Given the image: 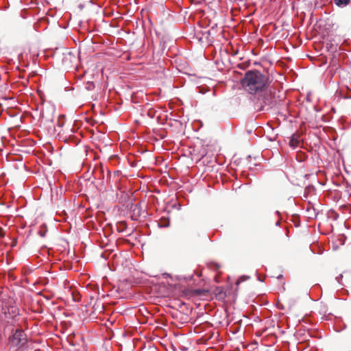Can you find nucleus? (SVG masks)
I'll list each match as a JSON object with an SVG mask.
<instances>
[{
	"label": "nucleus",
	"mask_w": 351,
	"mask_h": 351,
	"mask_svg": "<svg viewBox=\"0 0 351 351\" xmlns=\"http://www.w3.org/2000/svg\"><path fill=\"white\" fill-rule=\"evenodd\" d=\"M241 83L247 92L251 95H256L268 88L270 82L267 75L254 70L247 71Z\"/></svg>",
	"instance_id": "1"
},
{
	"label": "nucleus",
	"mask_w": 351,
	"mask_h": 351,
	"mask_svg": "<svg viewBox=\"0 0 351 351\" xmlns=\"http://www.w3.org/2000/svg\"><path fill=\"white\" fill-rule=\"evenodd\" d=\"M256 107L258 111H268L275 107L278 103L279 96L276 95V88L269 86L261 93L256 94Z\"/></svg>",
	"instance_id": "2"
},
{
	"label": "nucleus",
	"mask_w": 351,
	"mask_h": 351,
	"mask_svg": "<svg viewBox=\"0 0 351 351\" xmlns=\"http://www.w3.org/2000/svg\"><path fill=\"white\" fill-rule=\"evenodd\" d=\"M12 335L9 337V343L12 346L21 348L27 343L26 334L22 329L12 330Z\"/></svg>",
	"instance_id": "3"
},
{
	"label": "nucleus",
	"mask_w": 351,
	"mask_h": 351,
	"mask_svg": "<svg viewBox=\"0 0 351 351\" xmlns=\"http://www.w3.org/2000/svg\"><path fill=\"white\" fill-rule=\"evenodd\" d=\"M19 315V310L16 306H10L5 311V316L7 319H14Z\"/></svg>",
	"instance_id": "4"
},
{
	"label": "nucleus",
	"mask_w": 351,
	"mask_h": 351,
	"mask_svg": "<svg viewBox=\"0 0 351 351\" xmlns=\"http://www.w3.org/2000/svg\"><path fill=\"white\" fill-rule=\"evenodd\" d=\"M300 136L298 134H293L289 140V145L293 149L298 147L300 143Z\"/></svg>",
	"instance_id": "5"
},
{
	"label": "nucleus",
	"mask_w": 351,
	"mask_h": 351,
	"mask_svg": "<svg viewBox=\"0 0 351 351\" xmlns=\"http://www.w3.org/2000/svg\"><path fill=\"white\" fill-rule=\"evenodd\" d=\"M334 1H335V3L338 7L343 8L350 3V0H334Z\"/></svg>",
	"instance_id": "6"
},
{
	"label": "nucleus",
	"mask_w": 351,
	"mask_h": 351,
	"mask_svg": "<svg viewBox=\"0 0 351 351\" xmlns=\"http://www.w3.org/2000/svg\"><path fill=\"white\" fill-rule=\"evenodd\" d=\"M73 59H75V56H74V55L72 53L69 52L66 55H65V56H64V59L62 60L63 64H66V62L67 60H69L70 62H72Z\"/></svg>",
	"instance_id": "7"
},
{
	"label": "nucleus",
	"mask_w": 351,
	"mask_h": 351,
	"mask_svg": "<svg viewBox=\"0 0 351 351\" xmlns=\"http://www.w3.org/2000/svg\"><path fill=\"white\" fill-rule=\"evenodd\" d=\"M250 278V276H241L237 281V285L240 284L241 282H243Z\"/></svg>",
	"instance_id": "8"
},
{
	"label": "nucleus",
	"mask_w": 351,
	"mask_h": 351,
	"mask_svg": "<svg viewBox=\"0 0 351 351\" xmlns=\"http://www.w3.org/2000/svg\"><path fill=\"white\" fill-rule=\"evenodd\" d=\"M86 89L88 90H91L95 88V85L93 82H88L86 84Z\"/></svg>",
	"instance_id": "9"
},
{
	"label": "nucleus",
	"mask_w": 351,
	"mask_h": 351,
	"mask_svg": "<svg viewBox=\"0 0 351 351\" xmlns=\"http://www.w3.org/2000/svg\"><path fill=\"white\" fill-rule=\"evenodd\" d=\"M210 267L213 269H218L219 268V265L217 263H213L210 264Z\"/></svg>",
	"instance_id": "10"
},
{
	"label": "nucleus",
	"mask_w": 351,
	"mask_h": 351,
	"mask_svg": "<svg viewBox=\"0 0 351 351\" xmlns=\"http://www.w3.org/2000/svg\"><path fill=\"white\" fill-rule=\"evenodd\" d=\"M38 234L41 237H44L45 236V234H46V230H40L38 232Z\"/></svg>",
	"instance_id": "11"
},
{
	"label": "nucleus",
	"mask_w": 351,
	"mask_h": 351,
	"mask_svg": "<svg viewBox=\"0 0 351 351\" xmlns=\"http://www.w3.org/2000/svg\"><path fill=\"white\" fill-rule=\"evenodd\" d=\"M5 237V233L2 228L0 227V237L3 238Z\"/></svg>",
	"instance_id": "12"
},
{
	"label": "nucleus",
	"mask_w": 351,
	"mask_h": 351,
	"mask_svg": "<svg viewBox=\"0 0 351 351\" xmlns=\"http://www.w3.org/2000/svg\"><path fill=\"white\" fill-rule=\"evenodd\" d=\"M342 278H343V276H342L341 274H340L339 276H337V277L336 278V280H337V282H338L339 283H341V282H340V280H341Z\"/></svg>",
	"instance_id": "13"
},
{
	"label": "nucleus",
	"mask_w": 351,
	"mask_h": 351,
	"mask_svg": "<svg viewBox=\"0 0 351 351\" xmlns=\"http://www.w3.org/2000/svg\"><path fill=\"white\" fill-rule=\"evenodd\" d=\"M169 226V222L167 223H166V224L160 225V226H162V227H168Z\"/></svg>",
	"instance_id": "14"
},
{
	"label": "nucleus",
	"mask_w": 351,
	"mask_h": 351,
	"mask_svg": "<svg viewBox=\"0 0 351 351\" xmlns=\"http://www.w3.org/2000/svg\"><path fill=\"white\" fill-rule=\"evenodd\" d=\"M110 178V172H108V174H107L106 180H108Z\"/></svg>",
	"instance_id": "15"
},
{
	"label": "nucleus",
	"mask_w": 351,
	"mask_h": 351,
	"mask_svg": "<svg viewBox=\"0 0 351 351\" xmlns=\"http://www.w3.org/2000/svg\"><path fill=\"white\" fill-rule=\"evenodd\" d=\"M324 316H326V319H329V317H330V316H331V314H330V313H328V315H324Z\"/></svg>",
	"instance_id": "16"
},
{
	"label": "nucleus",
	"mask_w": 351,
	"mask_h": 351,
	"mask_svg": "<svg viewBox=\"0 0 351 351\" xmlns=\"http://www.w3.org/2000/svg\"><path fill=\"white\" fill-rule=\"evenodd\" d=\"M276 226H280V220L277 221L276 223Z\"/></svg>",
	"instance_id": "17"
},
{
	"label": "nucleus",
	"mask_w": 351,
	"mask_h": 351,
	"mask_svg": "<svg viewBox=\"0 0 351 351\" xmlns=\"http://www.w3.org/2000/svg\"><path fill=\"white\" fill-rule=\"evenodd\" d=\"M258 280L259 281H263L262 278H259V277H258Z\"/></svg>",
	"instance_id": "18"
},
{
	"label": "nucleus",
	"mask_w": 351,
	"mask_h": 351,
	"mask_svg": "<svg viewBox=\"0 0 351 351\" xmlns=\"http://www.w3.org/2000/svg\"><path fill=\"white\" fill-rule=\"evenodd\" d=\"M258 280L259 281H263L262 278H259V277H258Z\"/></svg>",
	"instance_id": "19"
},
{
	"label": "nucleus",
	"mask_w": 351,
	"mask_h": 351,
	"mask_svg": "<svg viewBox=\"0 0 351 351\" xmlns=\"http://www.w3.org/2000/svg\"><path fill=\"white\" fill-rule=\"evenodd\" d=\"M276 213L278 214V215L280 214V213L278 211H276Z\"/></svg>",
	"instance_id": "20"
}]
</instances>
